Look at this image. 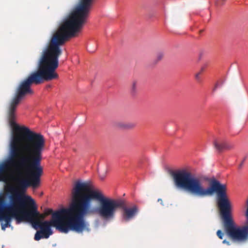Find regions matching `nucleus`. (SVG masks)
I'll return each instance as SVG.
<instances>
[{"mask_svg": "<svg viewBox=\"0 0 248 248\" xmlns=\"http://www.w3.org/2000/svg\"><path fill=\"white\" fill-rule=\"evenodd\" d=\"M16 120H8L12 128L9 144V155L4 163H1V172L5 168L15 181L16 187H10V194L7 205L1 206V227L5 230L10 227L13 218L16 224L29 221L32 225L35 221H44L46 215L38 211L34 201L25 195L27 189L36 188L40 184L43 169L41 165L45 140L40 133L25 126L17 124ZM4 179L1 175V182ZM4 201L1 192V205Z\"/></svg>", "mask_w": 248, "mask_h": 248, "instance_id": "f257e3e1", "label": "nucleus"}, {"mask_svg": "<svg viewBox=\"0 0 248 248\" xmlns=\"http://www.w3.org/2000/svg\"><path fill=\"white\" fill-rule=\"evenodd\" d=\"M171 176L175 186L184 189L191 197L204 198L216 193L225 233L234 242H245L248 240V226H238L233 219L231 205L227 194L226 185L213 179L210 181V186L205 187L199 178L185 170L173 171Z\"/></svg>", "mask_w": 248, "mask_h": 248, "instance_id": "f03ea898", "label": "nucleus"}, {"mask_svg": "<svg viewBox=\"0 0 248 248\" xmlns=\"http://www.w3.org/2000/svg\"><path fill=\"white\" fill-rule=\"evenodd\" d=\"M72 201L69 207L54 212L50 221H35L33 227L37 230L34 239L39 241L47 239L53 234L51 227H55L60 232L67 233L73 231L78 233L91 231L89 223L84 217H87L86 207L81 186V182H75L72 190Z\"/></svg>", "mask_w": 248, "mask_h": 248, "instance_id": "7ed1b4c3", "label": "nucleus"}, {"mask_svg": "<svg viewBox=\"0 0 248 248\" xmlns=\"http://www.w3.org/2000/svg\"><path fill=\"white\" fill-rule=\"evenodd\" d=\"M81 186L87 216L97 214L103 219L110 221L114 218L117 209L120 208L123 210L124 219L128 221L138 212L136 205L127 207L124 201L107 198L100 191L93 189L88 183L81 182Z\"/></svg>", "mask_w": 248, "mask_h": 248, "instance_id": "20e7f679", "label": "nucleus"}, {"mask_svg": "<svg viewBox=\"0 0 248 248\" xmlns=\"http://www.w3.org/2000/svg\"><path fill=\"white\" fill-rule=\"evenodd\" d=\"M214 146L218 153H221L224 150H232L234 145L233 144L228 142L223 139H217L214 140Z\"/></svg>", "mask_w": 248, "mask_h": 248, "instance_id": "39448f33", "label": "nucleus"}, {"mask_svg": "<svg viewBox=\"0 0 248 248\" xmlns=\"http://www.w3.org/2000/svg\"><path fill=\"white\" fill-rule=\"evenodd\" d=\"M118 126L124 129H132L136 126V124L134 123H123L120 122L117 124Z\"/></svg>", "mask_w": 248, "mask_h": 248, "instance_id": "423d86ee", "label": "nucleus"}, {"mask_svg": "<svg viewBox=\"0 0 248 248\" xmlns=\"http://www.w3.org/2000/svg\"><path fill=\"white\" fill-rule=\"evenodd\" d=\"M138 82L136 80H133L131 84L130 88V94L132 96H135L137 93Z\"/></svg>", "mask_w": 248, "mask_h": 248, "instance_id": "0eeeda50", "label": "nucleus"}, {"mask_svg": "<svg viewBox=\"0 0 248 248\" xmlns=\"http://www.w3.org/2000/svg\"><path fill=\"white\" fill-rule=\"evenodd\" d=\"M164 56V52L163 51L157 52L156 55L155 62H156L161 61Z\"/></svg>", "mask_w": 248, "mask_h": 248, "instance_id": "6e6552de", "label": "nucleus"}, {"mask_svg": "<svg viewBox=\"0 0 248 248\" xmlns=\"http://www.w3.org/2000/svg\"><path fill=\"white\" fill-rule=\"evenodd\" d=\"M203 70L204 68H202L201 71L197 73L195 76V79L199 82L201 81L200 75H201L203 71Z\"/></svg>", "mask_w": 248, "mask_h": 248, "instance_id": "1a4fd4ad", "label": "nucleus"}, {"mask_svg": "<svg viewBox=\"0 0 248 248\" xmlns=\"http://www.w3.org/2000/svg\"><path fill=\"white\" fill-rule=\"evenodd\" d=\"M217 235L219 239H222L224 234L221 230H219L217 232Z\"/></svg>", "mask_w": 248, "mask_h": 248, "instance_id": "9d476101", "label": "nucleus"}, {"mask_svg": "<svg viewBox=\"0 0 248 248\" xmlns=\"http://www.w3.org/2000/svg\"><path fill=\"white\" fill-rule=\"evenodd\" d=\"M226 0H217L216 4L217 5H222Z\"/></svg>", "mask_w": 248, "mask_h": 248, "instance_id": "9b49d317", "label": "nucleus"}, {"mask_svg": "<svg viewBox=\"0 0 248 248\" xmlns=\"http://www.w3.org/2000/svg\"><path fill=\"white\" fill-rule=\"evenodd\" d=\"M107 171L105 170L102 174L99 173V176L101 179H104L105 177Z\"/></svg>", "mask_w": 248, "mask_h": 248, "instance_id": "f8f14e48", "label": "nucleus"}, {"mask_svg": "<svg viewBox=\"0 0 248 248\" xmlns=\"http://www.w3.org/2000/svg\"><path fill=\"white\" fill-rule=\"evenodd\" d=\"M54 213H53V211L51 209H48L47 212H46V216L48 215H50V214H52L53 215V214H54Z\"/></svg>", "mask_w": 248, "mask_h": 248, "instance_id": "ddd939ff", "label": "nucleus"}, {"mask_svg": "<svg viewBox=\"0 0 248 248\" xmlns=\"http://www.w3.org/2000/svg\"><path fill=\"white\" fill-rule=\"evenodd\" d=\"M246 157H245L244 159L243 160V161L241 162V163L240 164V165H239V169H241L243 166V164L244 163V162L246 160Z\"/></svg>", "mask_w": 248, "mask_h": 248, "instance_id": "4468645a", "label": "nucleus"}, {"mask_svg": "<svg viewBox=\"0 0 248 248\" xmlns=\"http://www.w3.org/2000/svg\"><path fill=\"white\" fill-rule=\"evenodd\" d=\"M222 243L224 244H226L228 246H230L231 245V243L229 241L226 240H224L223 241H222Z\"/></svg>", "mask_w": 248, "mask_h": 248, "instance_id": "2eb2a0df", "label": "nucleus"}, {"mask_svg": "<svg viewBox=\"0 0 248 248\" xmlns=\"http://www.w3.org/2000/svg\"><path fill=\"white\" fill-rule=\"evenodd\" d=\"M247 204H248V207L246 211V216L247 217L248 221V200L247 201Z\"/></svg>", "mask_w": 248, "mask_h": 248, "instance_id": "dca6fc26", "label": "nucleus"}, {"mask_svg": "<svg viewBox=\"0 0 248 248\" xmlns=\"http://www.w3.org/2000/svg\"><path fill=\"white\" fill-rule=\"evenodd\" d=\"M217 86H218V84H217L215 85V88H214V89H213V91H216V89H217Z\"/></svg>", "mask_w": 248, "mask_h": 248, "instance_id": "f3484780", "label": "nucleus"}, {"mask_svg": "<svg viewBox=\"0 0 248 248\" xmlns=\"http://www.w3.org/2000/svg\"><path fill=\"white\" fill-rule=\"evenodd\" d=\"M158 201L161 202V203L162 204V200L161 199H159Z\"/></svg>", "mask_w": 248, "mask_h": 248, "instance_id": "a211bd4d", "label": "nucleus"}]
</instances>
